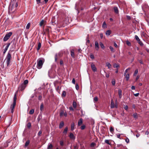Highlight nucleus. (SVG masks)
I'll return each instance as SVG.
<instances>
[{
  "mask_svg": "<svg viewBox=\"0 0 149 149\" xmlns=\"http://www.w3.org/2000/svg\"><path fill=\"white\" fill-rule=\"evenodd\" d=\"M125 141L127 143H128L129 142V140L128 138H127L126 139Z\"/></svg>",
  "mask_w": 149,
  "mask_h": 149,
  "instance_id": "obj_61",
  "label": "nucleus"
},
{
  "mask_svg": "<svg viewBox=\"0 0 149 149\" xmlns=\"http://www.w3.org/2000/svg\"><path fill=\"white\" fill-rule=\"evenodd\" d=\"M74 127H75V125H74V122H72L71 123V130L72 131H73L74 130Z\"/></svg>",
  "mask_w": 149,
  "mask_h": 149,
  "instance_id": "obj_16",
  "label": "nucleus"
},
{
  "mask_svg": "<svg viewBox=\"0 0 149 149\" xmlns=\"http://www.w3.org/2000/svg\"><path fill=\"white\" fill-rule=\"evenodd\" d=\"M34 111V109H32L30 110L29 112V114H32L33 113Z\"/></svg>",
  "mask_w": 149,
  "mask_h": 149,
  "instance_id": "obj_37",
  "label": "nucleus"
},
{
  "mask_svg": "<svg viewBox=\"0 0 149 149\" xmlns=\"http://www.w3.org/2000/svg\"><path fill=\"white\" fill-rule=\"evenodd\" d=\"M62 56V54L60 52L56 54L54 57L55 61L56 63H58L57 60Z\"/></svg>",
  "mask_w": 149,
  "mask_h": 149,
  "instance_id": "obj_6",
  "label": "nucleus"
},
{
  "mask_svg": "<svg viewBox=\"0 0 149 149\" xmlns=\"http://www.w3.org/2000/svg\"><path fill=\"white\" fill-rule=\"evenodd\" d=\"M66 95V92L65 91H63L62 94V97H65Z\"/></svg>",
  "mask_w": 149,
  "mask_h": 149,
  "instance_id": "obj_34",
  "label": "nucleus"
},
{
  "mask_svg": "<svg viewBox=\"0 0 149 149\" xmlns=\"http://www.w3.org/2000/svg\"><path fill=\"white\" fill-rule=\"evenodd\" d=\"M30 142V140H27L25 144L24 147L25 148L27 147L29 145Z\"/></svg>",
  "mask_w": 149,
  "mask_h": 149,
  "instance_id": "obj_17",
  "label": "nucleus"
},
{
  "mask_svg": "<svg viewBox=\"0 0 149 149\" xmlns=\"http://www.w3.org/2000/svg\"><path fill=\"white\" fill-rule=\"evenodd\" d=\"M118 95L119 98H121L122 97V91L120 89L118 90Z\"/></svg>",
  "mask_w": 149,
  "mask_h": 149,
  "instance_id": "obj_20",
  "label": "nucleus"
},
{
  "mask_svg": "<svg viewBox=\"0 0 149 149\" xmlns=\"http://www.w3.org/2000/svg\"><path fill=\"white\" fill-rule=\"evenodd\" d=\"M72 105H73V107L74 108H76L77 104H76V102L74 101L73 102Z\"/></svg>",
  "mask_w": 149,
  "mask_h": 149,
  "instance_id": "obj_27",
  "label": "nucleus"
},
{
  "mask_svg": "<svg viewBox=\"0 0 149 149\" xmlns=\"http://www.w3.org/2000/svg\"><path fill=\"white\" fill-rule=\"evenodd\" d=\"M83 123V119L82 118H80L79 120L78 123V125L79 126H80Z\"/></svg>",
  "mask_w": 149,
  "mask_h": 149,
  "instance_id": "obj_15",
  "label": "nucleus"
},
{
  "mask_svg": "<svg viewBox=\"0 0 149 149\" xmlns=\"http://www.w3.org/2000/svg\"><path fill=\"white\" fill-rule=\"evenodd\" d=\"M12 34V32H10L7 33L3 38L4 41H6L7 40Z\"/></svg>",
  "mask_w": 149,
  "mask_h": 149,
  "instance_id": "obj_5",
  "label": "nucleus"
},
{
  "mask_svg": "<svg viewBox=\"0 0 149 149\" xmlns=\"http://www.w3.org/2000/svg\"><path fill=\"white\" fill-rule=\"evenodd\" d=\"M139 63L141 64H143V63L142 60H139Z\"/></svg>",
  "mask_w": 149,
  "mask_h": 149,
  "instance_id": "obj_62",
  "label": "nucleus"
},
{
  "mask_svg": "<svg viewBox=\"0 0 149 149\" xmlns=\"http://www.w3.org/2000/svg\"><path fill=\"white\" fill-rule=\"evenodd\" d=\"M11 44V46L10 48V52L11 51V52L14 51L15 49L16 48V45L17 43V41L15 40V38H14L10 43Z\"/></svg>",
  "mask_w": 149,
  "mask_h": 149,
  "instance_id": "obj_3",
  "label": "nucleus"
},
{
  "mask_svg": "<svg viewBox=\"0 0 149 149\" xmlns=\"http://www.w3.org/2000/svg\"><path fill=\"white\" fill-rule=\"evenodd\" d=\"M110 49L111 50V51L112 52H114V49L113 48V47H112L111 46H110Z\"/></svg>",
  "mask_w": 149,
  "mask_h": 149,
  "instance_id": "obj_51",
  "label": "nucleus"
},
{
  "mask_svg": "<svg viewBox=\"0 0 149 149\" xmlns=\"http://www.w3.org/2000/svg\"><path fill=\"white\" fill-rule=\"evenodd\" d=\"M64 111L63 110H61L60 111V116L61 117L62 116H63V114L64 113Z\"/></svg>",
  "mask_w": 149,
  "mask_h": 149,
  "instance_id": "obj_26",
  "label": "nucleus"
},
{
  "mask_svg": "<svg viewBox=\"0 0 149 149\" xmlns=\"http://www.w3.org/2000/svg\"><path fill=\"white\" fill-rule=\"evenodd\" d=\"M135 38L136 40L137 41L138 43L141 46H142L143 45V44L141 41H140V39H139V37L137 35L135 36Z\"/></svg>",
  "mask_w": 149,
  "mask_h": 149,
  "instance_id": "obj_8",
  "label": "nucleus"
},
{
  "mask_svg": "<svg viewBox=\"0 0 149 149\" xmlns=\"http://www.w3.org/2000/svg\"><path fill=\"white\" fill-rule=\"evenodd\" d=\"M131 89L132 90H134L135 89V87L134 86H132L131 87Z\"/></svg>",
  "mask_w": 149,
  "mask_h": 149,
  "instance_id": "obj_63",
  "label": "nucleus"
},
{
  "mask_svg": "<svg viewBox=\"0 0 149 149\" xmlns=\"http://www.w3.org/2000/svg\"><path fill=\"white\" fill-rule=\"evenodd\" d=\"M17 100V94L15 93V94L14 97L13 98V104L11 105L10 109L11 112L12 113H13L14 112L13 109L14 108L16 104V102Z\"/></svg>",
  "mask_w": 149,
  "mask_h": 149,
  "instance_id": "obj_2",
  "label": "nucleus"
},
{
  "mask_svg": "<svg viewBox=\"0 0 149 149\" xmlns=\"http://www.w3.org/2000/svg\"><path fill=\"white\" fill-rule=\"evenodd\" d=\"M45 21L44 20H41V21L40 22L39 25L40 26H42L44 24Z\"/></svg>",
  "mask_w": 149,
  "mask_h": 149,
  "instance_id": "obj_32",
  "label": "nucleus"
},
{
  "mask_svg": "<svg viewBox=\"0 0 149 149\" xmlns=\"http://www.w3.org/2000/svg\"><path fill=\"white\" fill-rule=\"evenodd\" d=\"M110 140H107L106 139L104 141L105 143H107L108 144H109V145H111V143L110 142Z\"/></svg>",
  "mask_w": 149,
  "mask_h": 149,
  "instance_id": "obj_23",
  "label": "nucleus"
},
{
  "mask_svg": "<svg viewBox=\"0 0 149 149\" xmlns=\"http://www.w3.org/2000/svg\"><path fill=\"white\" fill-rule=\"evenodd\" d=\"M138 72V70L137 69H136L134 72V76L136 75L137 74Z\"/></svg>",
  "mask_w": 149,
  "mask_h": 149,
  "instance_id": "obj_46",
  "label": "nucleus"
},
{
  "mask_svg": "<svg viewBox=\"0 0 149 149\" xmlns=\"http://www.w3.org/2000/svg\"><path fill=\"white\" fill-rule=\"evenodd\" d=\"M111 33V31L110 30H107L106 32V35L107 36H109Z\"/></svg>",
  "mask_w": 149,
  "mask_h": 149,
  "instance_id": "obj_22",
  "label": "nucleus"
},
{
  "mask_svg": "<svg viewBox=\"0 0 149 149\" xmlns=\"http://www.w3.org/2000/svg\"><path fill=\"white\" fill-rule=\"evenodd\" d=\"M90 57L92 59H93L94 58V55H93V54H91L90 55Z\"/></svg>",
  "mask_w": 149,
  "mask_h": 149,
  "instance_id": "obj_49",
  "label": "nucleus"
},
{
  "mask_svg": "<svg viewBox=\"0 0 149 149\" xmlns=\"http://www.w3.org/2000/svg\"><path fill=\"white\" fill-rule=\"evenodd\" d=\"M42 132L41 130H40L38 132V136H40L41 135V134H42Z\"/></svg>",
  "mask_w": 149,
  "mask_h": 149,
  "instance_id": "obj_52",
  "label": "nucleus"
},
{
  "mask_svg": "<svg viewBox=\"0 0 149 149\" xmlns=\"http://www.w3.org/2000/svg\"><path fill=\"white\" fill-rule=\"evenodd\" d=\"M75 88L77 90H78L79 87L78 84H77L75 85Z\"/></svg>",
  "mask_w": 149,
  "mask_h": 149,
  "instance_id": "obj_50",
  "label": "nucleus"
},
{
  "mask_svg": "<svg viewBox=\"0 0 149 149\" xmlns=\"http://www.w3.org/2000/svg\"><path fill=\"white\" fill-rule=\"evenodd\" d=\"M91 66L93 71L95 72L96 71L97 69L95 65L93 63H91Z\"/></svg>",
  "mask_w": 149,
  "mask_h": 149,
  "instance_id": "obj_10",
  "label": "nucleus"
},
{
  "mask_svg": "<svg viewBox=\"0 0 149 149\" xmlns=\"http://www.w3.org/2000/svg\"><path fill=\"white\" fill-rule=\"evenodd\" d=\"M10 45V43H8L7 44V45L6 46V47L4 49L7 50L8 49V47H9V46Z\"/></svg>",
  "mask_w": 149,
  "mask_h": 149,
  "instance_id": "obj_36",
  "label": "nucleus"
},
{
  "mask_svg": "<svg viewBox=\"0 0 149 149\" xmlns=\"http://www.w3.org/2000/svg\"><path fill=\"white\" fill-rule=\"evenodd\" d=\"M113 9L114 12L116 14H117L119 13V10L117 7L114 6L113 7Z\"/></svg>",
  "mask_w": 149,
  "mask_h": 149,
  "instance_id": "obj_11",
  "label": "nucleus"
},
{
  "mask_svg": "<svg viewBox=\"0 0 149 149\" xmlns=\"http://www.w3.org/2000/svg\"><path fill=\"white\" fill-rule=\"evenodd\" d=\"M86 126L85 125H83L80 128L81 130H83L85 129Z\"/></svg>",
  "mask_w": 149,
  "mask_h": 149,
  "instance_id": "obj_42",
  "label": "nucleus"
},
{
  "mask_svg": "<svg viewBox=\"0 0 149 149\" xmlns=\"http://www.w3.org/2000/svg\"><path fill=\"white\" fill-rule=\"evenodd\" d=\"M106 24L105 22H103V28H106Z\"/></svg>",
  "mask_w": 149,
  "mask_h": 149,
  "instance_id": "obj_48",
  "label": "nucleus"
},
{
  "mask_svg": "<svg viewBox=\"0 0 149 149\" xmlns=\"http://www.w3.org/2000/svg\"><path fill=\"white\" fill-rule=\"evenodd\" d=\"M133 116L134 118L135 119H136L138 118L137 114V113H134L133 115Z\"/></svg>",
  "mask_w": 149,
  "mask_h": 149,
  "instance_id": "obj_28",
  "label": "nucleus"
},
{
  "mask_svg": "<svg viewBox=\"0 0 149 149\" xmlns=\"http://www.w3.org/2000/svg\"><path fill=\"white\" fill-rule=\"evenodd\" d=\"M37 4H39L41 3L40 0H36Z\"/></svg>",
  "mask_w": 149,
  "mask_h": 149,
  "instance_id": "obj_54",
  "label": "nucleus"
},
{
  "mask_svg": "<svg viewBox=\"0 0 149 149\" xmlns=\"http://www.w3.org/2000/svg\"><path fill=\"white\" fill-rule=\"evenodd\" d=\"M114 131V128L112 127H111L110 128V131L111 132H112Z\"/></svg>",
  "mask_w": 149,
  "mask_h": 149,
  "instance_id": "obj_41",
  "label": "nucleus"
},
{
  "mask_svg": "<svg viewBox=\"0 0 149 149\" xmlns=\"http://www.w3.org/2000/svg\"><path fill=\"white\" fill-rule=\"evenodd\" d=\"M64 125V122L63 121H61L60 123L59 128L61 129L62 128Z\"/></svg>",
  "mask_w": 149,
  "mask_h": 149,
  "instance_id": "obj_21",
  "label": "nucleus"
},
{
  "mask_svg": "<svg viewBox=\"0 0 149 149\" xmlns=\"http://www.w3.org/2000/svg\"><path fill=\"white\" fill-rule=\"evenodd\" d=\"M70 54L71 57L73 58H74L75 56V54L74 53V50L73 49H71L70 50Z\"/></svg>",
  "mask_w": 149,
  "mask_h": 149,
  "instance_id": "obj_12",
  "label": "nucleus"
},
{
  "mask_svg": "<svg viewBox=\"0 0 149 149\" xmlns=\"http://www.w3.org/2000/svg\"><path fill=\"white\" fill-rule=\"evenodd\" d=\"M26 87L25 85L22 84L19 85L18 87V89L19 91H23Z\"/></svg>",
  "mask_w": 149,
  "mask_h": 149,
  "instance_id": "obj_7",
  "label": "nucleus"
},
{
  "mask_svg": "<svg viewBox=\"0 0 149 149\" xmlns=\"http://www.w3.org/2000/svg\"><path fill=\"white\" fill-rule=\"evenodd\" d=\"M126 44L127 45L129 46H130L131 45V44L130 42L128 41H127L126 42Z\"/></svg>",
  "mask_w": 149,
  "mask_h": 149,
  "instance_id": "obj_44",
  "label": "nucleus"
},
{
  "mask_svg": "<svg viewBox=\"0 0 149 149\" xmlns=\"http://www.w3.org/2000/svg\"><path fill=\"white\" fill-rule=\"evenodd\" d=\"M28 81L27 80H26L24 81L23 83H22L23 84H24V85H25L26 86H27V85L28 83Z\"/></svg>",
  "mask_w": 149,
  "mask_h": 149,
  "instance_id": "obj_30",
  "label": "nucleus"
},
{
  "mask_svg": "<svg viewBox=\"0 0 149 149\" xmlns=\"http://www.w3.org/2000/svg\"><path fill=\"white\" fill-rule=\"evenodd\" d=\"M60 144L61 146H64V143L63 141H60Z\"/></svg>",
  "mask_w": 149,
  "mask_h": 149,
  "instance_id": "obj_40",
  "label": "nucleus"
},
{
  "mask_svg": "<svg viewBox=\"0 0 149 149\" xmlns=\"http://www.w3.org/2000/svg\"><path fill=\"white\" fill-rule=\"evenodd\" d=\"M139 93H136V94H134V95L136 96V97H137L139 96Z\"/></svg>",
  "mask_w": 149,
  "mask_h": 149,
  "instance_id": "obj_59",
  "label": "nucleus"
},
{
  "mask_svg": "<svg viewBox=\"0 0 149 149\" xmlns=\"http://www.w3.org/2000/svg\"><path fill=\"white\" fill-rule=\"evenodd\" d=\"M111 83L113 86H114L116 82L115 80L114 79H113L111 81Z\"/></svg>",
  "mask_w": 149,
  "mask_h": 149,
  "instance_id": "obj_38",
  "label": "nucleus"
},
{
  "mask_svg": "<svg viewBox=\"0 0 149 149\" xmlns=\"http://www.w3.org/2000/svg\"><path fill=\"white\" fill-rule=\"evenodd\" d=\"M41 43L40 42H39L38 43V47L37 48V50L38 51L40 49L41 47Z\"/></svg>",
  "mask_w": 149,
  "mask_h": 149,
  "instance_id": "obj_29",
  "label": "nucleus"
},
{
  "mask_svg": "<svg viewBox=\"0 0 149 149\" xmlns=\"http://www.w3.org/2000/svg\"><path fill=\"white\" fill-rule=\"evenodd\" d=\"M69 109L70 111H74V109L72 107H69Z\"/></svg>",
  "mask_w": 149,
  "mask_h": 149,
  "instance_id": "obj_58",
  "label": "nucleus"
},
{
  "mask_svg": "<svg viewBox=\"0 0 149 149\" xmlns=\"http://www.w3.org/2000/svg\"><path fill=\"white\" fill-rule=\"evenodd\" d=\"M75 79L74 78H73L72 80V82L73 84H75Z\"/></svg>",
  "mask_w": 149,
  "mask_h": 149,
  "instance_id": "obj_56",
  "label": "nucleus"
},
{
  "mask_svg": "<svg viewBox=\"0 0 149 149\" xmlns=\"http://www.w3.org/2000/svg\"><path fill=\"white\" fill-rule=\"evenodd\" d=\"M68 131V127H65V129H64L63 132V133L65 134H66L67 133Z\"/></svg>",
  "mask_w": 149,
  "mask_h": 149,
  "instance_id": "obj_18",
  "label": "nucleus"
},
{
  "mask_svg": "<svg viewBox=\"0 0 149 149\" xmlns=\"http://www.w3.org/2000/svg\"><path fill=\"white\" fill-rule=\"evenodd\" d=\"M127 19L128 20H130L131 19V17L129 16H127Z\"/></svg>",
  "mask_w": 149,
  "mask_h": 149,
  "instance_id": "obj_64",
  "label": "nucleus"
},
{
  "mask_svg": "<svg viewBox=\"0 0 149 149\" xmlns=\"http://www.w3.org/2000/svg\"><path fill=\"white\" fill-rule=\"evenodd\" d=\"M106 66H107L109 69L110 68H111V65L110 63L107 62L106 63Z\"/></svg>",
  "mask_w": 149,
  "mask_h": 149,
  "instance_id": "obj_31",
  "label": "nucleus"
},
{
  "mask_svg": "<svg viewBox=\"0 0 149 149\" xmlns=\"http://www.w3.org/2000/svg\"><path fill=\"white\" fill-rule=\"evenodd\" d=\"M116 108H117V105H115L114 102L113 100H111V108H113L115 107Z\"/></svg>",
  "mask_w": 149,
  "mask_h": 149,
  "instance_id": "obj_9",
  "label": "nucleus"
},
{
  "mask_svg": "<svg viewBox=\"0 0 149 149\" xmlns=\"http://www.w3.org/2000/svg\"><path fill=\"white\" fill-rule=\"evenodd\" d=\"M53 146L52 144H50L48 146L47 149H52L53 148Z\"/></svg>",
  "mask_w": 149,
  "mask_h": 149,
  "instance_id": "obj_24",
  "label": "nucleus"
},
{
  "mask_svg": "<svg viewBox=\"0 0 149 149\" xmlns=\"http://www.w3.org/2000/svg\"><path fill=\"white\" fill-rule=\"evenodd\" d=\"M30 23H29L27 24L26 26V29H29L30 26Z\"/></svg>",
  "mask_w": 149,
  "mask_h": 149,
  "instance_id": "obj_35",
  "label": "nucleus"
},
{
  "mask_svg": "<svg viewBox=\"0 0 149 149\" xmlns=\"http://www.w3.org/2000/svg\"><path fill=\"white\" fill-rule=\"evenodd\" d=\"M44 108V105L43 103H41L40 107V109L41 111H42L43 110Z\"/></svg>",
  "mask_w": 149,
  "mask_h": 149,
  "instance_id": "obj_25",
  "label": "nucleus"
},
{
  "mask_svg": "<svg viewBox=\"0 0 149 149\" xmlns=\"http://www.w3.org/2000/svg\"><path fill=\"white\" fill-rule=\"evenodd\" d=\"M95 145V143L94 142H92L90 146L91 147H93Z\"/></svg>",
  "mask_w": 149,
  "mask_h": 149,
  "instance_id": "obj_39",
  "label": "nucleus"
},
{
  "mask_svg": "<svg viewBox=\"0 0 149 149\" xmlns=\"http://www.w3.org/2000/svg\"><path fill=\"white\" fill-rule=\"evenodd\" d=\"M125 79L126 81H128L130 78V75L129 73H127V74H125Z\"/></svg>",
  "mask_w": 149,
  "mask_h": 149,
  "instance_id": "obj_19",
  "label": "nucleus"
},
{
  "mask_svg": "<svg viewBox=\"0 0 149 149\" xmlns=\"http://www.w3.org/2000/svg\"><path fill=\"white\" fill-rule=\"evenodd\" d=\"M95 49L97 50H98L99 48V45L98 42L96 41L95 42Z\"/></svg>",
  "mask_w": 149,
  "mask_h": 149,
  "instance_id": "obj_13",
  "label": "nucleus"
},
{
  "mask_svg": "<svg viewBox=\"0 0 149 149\" xmlns=\"http://www.w3.org/2000/svg\"><path fill=\"white\" fill-rule=\"evenodd\" d=\"M11 58V54L10 51L8 52L6 58L4 61L3 63L6 61L7 65L8 66L10 63V60Z\"/></svg>",
  "mask_w": 149,
  "mask_h": 149,
  "instance_id": "obj_1",
  "label": "nucleus"
},
{
  "mask_svg": "<svg viewBox=\"0 0 149 149\" xmlns=\"http://www.w3.org/2000/svg\"><path fill=\"white\" fill-rule=\"evenodd\" d=\"M42 98V96L41 95H39L38 98V100H41Z\"/></svg>",
  "mask_w": 149,
  "mask_h": 149,
  "instance_id": "obj_55",
  "label": "nucleus"
},
{
  "mask_svg": "<svg viewBox=\"0 0 149 149\" xmlns=\"http://www.w3.org/2000/svg\"><path fill=\"white\" fill-rule=\"evenodd\" d=\"M113 66L114 68H118L119 67V65L118 64L116 63L114 64H113Z\"/></svg>",
  "mask_w": 149,
  "mask_h": 149,
  "instance_id": "obj_33",
  "label": "nucleus"
},
{
  "mask_svg": "<svg viewBox=\"0 0 149 149\" xmlns=\"http://www.w3.org/2000/svg\"><path fill=\"white\" fill-rule=\"evenodd\" d=\"M60 64L61 65H63V61L62 59L60 60Z\"/></svg>",
  "mask_w": 149,
  "mask_h": 149,
  "instance_id": "obj_45",
  "label": "nucleus"
},
{
  "mask_svg": "<svg viewBox=\"0 0 149 149\" xmlns=\"http://www.w3.org/2000/svg\"><path fill=\"white\" fill-rule=\"evenodd\" d=\"M8 146V142H6L4 143V147H7Z\"/></svg>",
  "mask_w": 149,
  "mask_h": 149,
  "instance_id": "obj_43",
  "label": "nucleus"
},
{
  "mask_svg": "<svg viewBox=\"0 0 149 149\" xmlns=\"http://www.w3.org/2000/svg\"><path fill=\"white\" fill-rule=\"evenodd\" d=\"M27 127L29 128H30L31 127V124L30 123H29L28 124H27Z\"/></svg>",
  "mask_w": 149,
  "mask_h": 149,
  "instance_id": "obj_47",
  "label": "nucleus"
},
{
  "mask_svg": "<svg viewBox=\"0 0 149 149\" xmlns=\"http://www.w3.org/2000/svg\"><path fill=\"white\" fill-rule=\"evenodd\" d=\"M98 98L97 97H94V100L95 101V102H97L98 101Z\"/></svg>",
  "mask_w": 149,
  "mask_h": 149,
  "instance_id": "obj_53",
  "label": "nucleus"
},
{
  "mask_svg": "<svg viewBox=\"0 0 149 149\" xmlns=\"http://www.w3.org/2000/svg\"><path fill=\"white\" fill-rule=\"evenodd\" d=\"M18 6V3L17 2V3H16L15 4V10L17 8Z\"/></svg>",
  "mask_w": 149,
  "mask_h": 149,
  "instance_id": "obj_57",
  "label": "nucleus"
},
{
  "mask_svg": "<svg viewBox=\"0 0 149 149\" xmlns=\"http://www.w3.org/2000/svg\"><path fill=\"white\" fill-rule=\"evenodd\" d=\"M78 146H77V145L74 146V149H78Z\"/></svg>",
  "mask_w": 149,
  "mask_h": 149,
  "instance_id": "obj_60",
  "label": "nucleus"
},
{
  "mask_svg": "<svg viewBox=\"0 0 149 149\" xmlns=\"http://www.w3.org/2000/svg\"><path fill=\"white\" fill-rule=\"evenodd\" d=\"M44 62L43 60L39 58L37 60V67L38 69H40L42 67Z\"/></svg>",
  "mask_w": 149,
  "mask_h": 149,
  "instance_id": "obj_4",
  "label": "nucleus"
},
{
  "mask_svg": "<svg viewBox=\"0 0 149 149\" xmlns=\"http://www.w3.org/2000/svg\"><path fill=\"white\" fill-rule=\"evenodd\" d=\"M69 137L71 139H75V137L74 135L71 132L70 133Z\"/></svg>",
  "mask_w": 149,
  "mask_h": 149,
  "instance_id": "obj_14",
  "label": "nucleus"
}]
</instances>
